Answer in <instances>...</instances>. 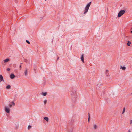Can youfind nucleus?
<instances>
[{"label": "nucleus", "instance_id": "obj_1", "mask_svg": "<svg viewBox=\"0 0 132 132\" xmlns=\"http://www.w3.org/2000/svg\"><path fill=\"white\" fill-rule=\"evenodd\" d=\"M91 3V2H90L86 5V7H85V9L84 12V14H86L88 11L89 7Z\"/></svg>", "mask_w": 132, "mask_h": 132}, {"label": "nucleus", "instance_id": "obj_2", "mask_svg": "<svg viewBox=\"0 0 132 132\" xmlns=\"http://www.w3.org/2000/svg\"><path fill=\"white\" fill-rule=\"evenodd\" d=\"M72 95V99L73 101H75L77 99V95L76 92H72L71 93Z\"/></svg>", "mask_w": 132, "mask_h": 132}, {"label": "nucleus", "instance_id": "obj_3", "mask_svg": "<svg viewBox=\"0 0 132 132\" xmlns=\"http://www.w3.org/2000/svg\"><path fill=\"white\" fill-rule=\"evenodd\" d=\"M125 12L124 10H120L119 12L118 16L119 17H120L124 14Z\"/></svg>", "mask_w": 132, "mask_h": 132}, {"label": "nucleus", "instance_id": "obj_4", "mask_svg": "<svg viewBox=\"0 0 132 132\" xmlns=\"http://www.w3.org/2000/svg\"><path fill=\"white\" fill-rule=\"evenodd\" d=\"M5 110L7 113H9L10 112V109L7 107H5Z\"/></svg>", "mask_w": 132, "mask_h": 132}, {"label": "nucleus", "instance_id": "obj_5", "mask_svg": "<svg viewBox=\"0 0 132 132\" xmlns=\"http://www.w3.org/2000/svg\"><path fill=\"white\" fill-rule=\"evenodd\" d=\"M11 104H10L9 105V107L10 108H11L12 107V105L14 106L15 105V103L14 101H12L11 102Z\"/></svg>", "mask_w": 132, "mask_h": 132}, {"label": "nucleus", "instance_id": "obj_6", "mask_svg": "<svg viewBox=\"0 0 132 132\" xmlns=\"http://www.w3.org/2000/svg\"><path fill=\"white\" fill-rule=\"evenodd\" d=\"M15 77V75L14 74L12 73L10 75V78L11 79H13Z\"/></svg>", "mask_w": 132, "mask_h": 132}, {"label": "nucleus", "instance_id": "obj_7", "mask_svg": "<svg viewBox=\"0 0 132 132\" xmlns=\"http://www.w3.org/2000/svg\"><path fill=\"white\" fill-rule=\"evenodd\" d=\"M2 81H4L3 78L1 75H0V82Z\"/></svg>", "mask_w": 132, "mask_h": 132}, {"label": "nucleus", "instance_id": "obj_8", "mask_svg": "<svg viewBox=\"0 0 132 132\" xmlns=\"http://www.w3.org/2000/svg\"><path fill=\"white\" fill-rule=\"evenodd\" d=\"M9 61V59L8 58H6L5 60H4L3 61L2 63L3 64V62L5 63H6L8 62Z\"/></svg>", "mask_w": 132, "mask_h": 132}, {"label": "nucleus", "instance_id": "obj_9", "mask_svg": "<svg viewBox=\"0 0 132 132\" xmlns=\"http://www.w3.org/2000/svg\"><path fill=\"white\" fill-rule=\"evenodd\" d=\"M24 73L25 76H26L27 74V68L25 69Z\"/></svg>", "mask_w": 132, "mask_h": 132}, {"label": "nucleus", "instance_id": "obj_10", "mask_svg": "<svg viewBox=\"0 0 132 132\" xmlns=\"http://www.w3.org/2000/svg\"><path fill=\"white\" fill-rule=\"evenodd\" d=\"M44 119L47 122H48V121L49 119L48 117H44Z\"/></svg>", "mask_w": 132, "mask_h": 132}, {"label": "nucleus", "instance_id": "obj_11", "mask_svg": "<svg viewBox=\"0 0 132 132\" xmlns=\"http://www.w3.org/2000/svg\"><path fill=\"white\" fill-rule=\"evenodd\" d=\"M120 68L122 69V70H125L126 69V67L125 66L122 67V66H120Z\"/></svg>", "mask_w": 132, "mask_h": 132}, {"label": "nucleus", "instance_id": "obj_12", "mask_svg": "<svg viewBox=\"0 0 132 132\" xmlns=\"http://www.w3.org/2000/svg\"><path fill=\"white\" fill-rule=\"evenodd\" d=\"M42 94L44 96H45L47 94V93L46 92H42Z\"/></svg>", "mask_w": 132, "mask_h": 132}, {"label": "nucleus", "instance_id": "obj_13", "mask_svg": "<svg viewBox=\"0 0 132 132\" xmlns=\"http://www.w3.org/2000/svg\"><path fill=\"white\" fill-rule=\"evenodd\" d=\"M131 44V43L129 41H128L127 43V45L128 46H130V44Z\"/></svg>", "mask_w": 132, "mask_h": 132}, {"label": "nucleus", "instance_id": "obj_14", "mask_svg": "<svg viewBox=\"0 0 132 132\" xmlns=\"http://www.w3.org/2000/svg\"><path fill=\"white\" fill-rule=\"evenodd\" d=\"M108 72V70H106V75L107 77H108L110 75L109 73H107Z\"/></svg>", "mask_w": 132, "mask_h": 132}, {"label": "nucleus", "instance_id": "obj_15", "mask_svg": "<svg viewBox=\"0 0 132 132\" xmlns=\"http://www.w3.org/2000/svg\"><path fill=\"white\" fill-rule=\"evenodd\" d=\"M32 128V126L30 125H29L28 126V130H29L30 129Z\"/></svg>", "mask_w": 132, "mask_h": 132}, {"label": "nucleus", "instance_id": "obj_16", "mask_svg": "<svg viewBox=\"0 0 132 132\" xmlns=\"http://www.w3.org/2000/svg\"><path fill=\"white\" fill-rule=\"evenodd\" d=\"M10 88H11V86L9 85H8L6 87V88L7 89H10Z\"/></svg>", "mask_w": 132, "mask_h": 132}, {"label": "nucleus", "instance_id": "obj_17", "mask_svg": "<svg viewBox=\"0 0 132 132\" xmlns=\"http://www.w3.org/2000/svg\"><path fill=\"white\" fill-rule=\"evenodd\" d=\"M94 129H96L97 128V126L95 124H94Z\"/></svg>", "mask_w": 132, "mask_h": 132}, {"label": "nucleus", "instance_id": "obj_18", "mask_svg": "<svg viewBox=\"0 0 132 132\" xmlns=\"http://www.w3.org/2000/svg\"><path fill=\"white\" fill-rule=\"evenodd\" d=\"M24 61L26 63H27L28 62V61L27 59H26L24 58Z\"/></svg>", "mask_w": 132, "mask_h": 132}, {"label": "nucleus", "instance_id": "obj_19", "mask_svg": "<svg viewBox=\"0 0 132 132\" xmlns=\"http://www.w3.org/2000/svg\"><path fill=\"white\" fill-rule=\"evenodd\" d=\"M90 120V114L89 113H88V122H89Z\"/></svg>", "mask_w": 132, "mask_h": 132}, {"label": "nucleus", "instance_id": "obj_20", "mask_svg": "<svg viewBox=\"0 0 132 132\" xmlns=\"http://www.w3.org/2000/svg\"><path fill=\"white\" fill-rule=\"evenodd\" d=\"M101 84H98L97 85V86L98 87V88H99V86H100V85H101ZM97 87H96V88H97Z\"/></svg>", "mask_w": 132, "mask_h": 132}, {"label": "nucleus", "instance_id": "obj_21", "mask_svg": "<svg viewBox=\"0 0 132 132\" xmlns=\"http://www.w3.org/2000/svg\"><path fill=\"white\" fill-rule=\"evenodd\" d=\"M26 42L28 44H30V42L28 40H26Z\"/></svg>", "mask_w": 132, "mask_h": 132}, {"label": "nucleus", "instance_id": "obj_22", "mask_svg": "<svg viewBox=\"0 0 132 132\" xmlns=\"http://www.w3.org/2000/svg\"><path fill=\"white\" fill-rule=\"evenodd\" d=\"M81 60L83 63H84V58H81Z\"/></svg>", "mask_w": 132, "mask_h": 132}, {"label": "nucleus", "instance_id": "obj_23", "mask_svg": "<svg viewBox=\"0 0 132 132\" xmlns=\"http://www.w3.org/2000/svg\"><path fill=\"white\" fill-rule=\"evenodd\" d=\"M47 103V100H45L44 101V103L45 104H46Z\"/></svg>", "mask_w": 132, "mask_h": 132}, {"label": "nucleus", "instance_id": "obj_24", "mask_svg": "<svg viewBox=\"0 0 132 132\" xmlns=\"http://www.w3.org/2000/svg\"><path fill=\"white\" fill-rule=\"evenodd\" d=\"M7 70L8 71H10V69L9 68H8L7 69Z\"/></svg>", "mask_w": 132, "mask_h": 132}, {"label": "nucleus", "instance_id": "obj_25", "mask_svg": "<svg viewBox=\"0 0 132 132\" xmlns=\"http://www.w3.org/2000/svg\"><path fill=\"white\" fill-rule=\"evenodd\" d=\"M125 111H124V110H123V111H122V114H123L125 112Z\"/></svg>", "mask_w": 132, "mask_h": 132}, {"label": "nucleus", "instance_id": "obj_26", "mask_svg": "<svg viewBox=\"0 0 132 132\" xmlns=\"http://www.w3.org/2000/svg\"><path fill=\"white\" fill-rule=\"evenodd\" d=\"M132 123V120H131L130 121V124H131Z\"/></svg>", "mask_w": 132, "mask_h": 132}, {"label": "nucleus", "instance_id": "obj_27", "mask_svg": "<svg viewBox=\"0 0 132 132\" xmlns=\"http://www.w3.org/2000/svg\"><path fill=\"white\" fill-rule=\"evenodd\" d=\"M83 57H84L83 55L82 54V56L81 57H80V58H83Z\"/></svg>", "mask_w": 132, "mask_h": 132}, {"label": "nucleus", "instance_id": "obj_28", "mask_svg": "<svg viewBox=\"0 0 132 132\" xmlns=\"http://www.w3.org/2000/svg\"><path fill=\"white\" fill-rule=\"evenodd\" d=\"M125 108L124 107L123 108V110H124V111H125Z\"/></svg>", "mask_w": 132, "mask_h": 132}, {"label": "nucleus", "instance_id": "obj_29", "mask_svg": "<svg viewBox=\"0 0 132 132\" xmlns=\"http://www.w3.org/2000/svg\"><path fill=\"white\" fill-rule=\"evenodd\" d=\"M34 70L35 71V73H36V69H34Z\"/></svg>", "mask_w": 132, "mask_h": 132}, {"label": "nucleus", "instance_id": "obj_30", "mask_svg": "<svg viewBox=\"0 0 132 132\" xmlns=\"http://www.w3.org/2000/svg\"><path fill=\"white\" fill-rule=\"evenodd\" d=\"M128 132H131V131H130V130L129 129V130H128Z\"/></svg>", "mask_w": 132, "mask_h": 132}, {"label": "nucleus", "instance_id": "obj_31", "mask_svg": "<svg viewBox=\"0 0 132 132\" xmlns=\"http://www.w3.org/2000/svg\"><path fill=\"white\" fill-rule=\"evenodd\" d=\"M19 67L20 68H21V65H20V66H19Z\"/></svg>", "mask_w": 132, "mask_h": 132}, {"label": "nucleus", "instance_id": "obj_32", "mask_svg": "<svg viewBox=\"0 0 132 132\" xmlns=\"http://www.w3.org/2000/svg\"><path fill=\"white\" fill-rule=\"evenodd\" d=\"M59 59V58H57V61L58 60V59Z\"/></svg>", "mask_w": 132, "mask_h": 132}, {"label": "nucleus", "instance_id": "obj_33", "mask_svg": "<svg viewBox=\"0 0 132 132\" xmlns=\"http://www.w3.org/2000/svg\"><path fill=\"white\" fill-rule=\"evenodd\" d=\"M131 32L132 34V31H131Z\"/></svg>", "mask_w": 132, "mask_h": 132}, {"label": "nucleus", "instance_id": "obj_34", "mask_svg": "<svg viewBox=\"0 0 132 132\" xmlns=\"http://www.w3.org/2000/svg\"><path fill=\"white\" fill-rule=\"evenodd\" d=\"M21 64H22V63H21Z\"/></svg>", "mask_w": 132, "mask_h": 132}, {"label": "nucleus", "instance_id": "obj_35", "mask_svg": "<svg viewBox=\"0 0 132 132\" xmlns=\"http://www.w3.org/2000/svg\"><path fill=\"white\" fill-rule=\"evenodd\" d=\"M57 58H59V57H57Z\"/></svg>", "mask_w": 132, "mask_h": 132}, {"label": "nucleus", "instance_id": "obj_36", "mask_svg": "<svg viewBox=\"0 0 132 132\" xmlns=\"http://www.w3.org/2000/svg\"><path fill=\"white\" fill-rule=\"evenodd\" d=\"M131 94H132V93H131Z\"/></svg>", "mask_w": 132, "mask_h": 132}]
</instances>
